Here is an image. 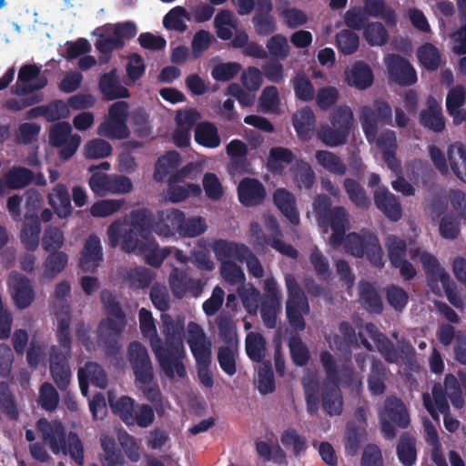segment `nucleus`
I'll use <instances>...</instances> for the list:
<instances>
[{
	"label": "nucleus",
	"mask_w": 466,
	"mask_h": 466,
	"mask_svg": "<svg viewBox=\"0 0 466 466\" xmlns=\"http://www.w3.org/2000/svg\"><path fill=\"white\" fill-rule=\"evenodd\" d=\"M380 414L385 415L400 428H407L410 424L408 410L404 403L396 397H388L385 400L384 409Z\"/></svg>",
	"instance_id": "7c9ffc66"
},
{
	"label": "nucleus",
	"mask_w": 466,
	"mask_h": 466,
	"mask_svg": "<svg viewBox=\"0 0 466 466\" xmlns=\"http://www.w3.org/2000/svg\"><path fill=\"white\" fill-rule=\"evenodd\" d=\"M363 331H365L370 339L375 342L379 352L389 363H397L400 360V354L394 344L382 334L379 329L370 322L366 323L363 326V330H359V339L361 345L369 351H373L374 348L371 343L364 337Z\"/></svg>",
	"instance_id": "f3484780"
},
{
	"label": "nucleus",
	"mask_w": 466,
	"mask_h": 466,
	"mask_svg": "<svg viewBox=\"0 0 466 466\" xmlns=\"http://www.w3.org/2000/svg\"><path fill=\"white\" fill-rule=\"evenodd\" d=\"M241 204H262L267 197L265 186L257 178L244 177L238 186Z\"/></svg>",
	"instance_id": "b1692460"
},
{
	"label": "nucleus",
	"mask_w": 466,
	"mask_h": 466,
	"mask_svg": "<svg viewBox=\"0 0 466 466\" xmlns=\"http://www.w3.org/2000/svg\"><path fill=\"white\" fill-rule=\"evenodd\" d=\"M68 261V257L65 252L56 251L49 254L43 263L41 279L49 281L61 273Z\"/></svg>",
	"instance_id": "f704fd0d"
},
{
	"label": "nucleus",
	"mask_w": 466,
	"mask_h": 466,
	"mask_svg": "<svg viewBox=\"0 0 466 466\" xmlns=\"http://www.w3.org/2000/svg\"><path fill=\"white\" fill-rule=\"evenodd\" d=\"M58 347L51 349L50 371L56 384L65 390L70 383L71 370L67 360L71 356V339L69 332L68 310L58 317V331L56 332Z\"/></svg>",
	"instance_id": "423d86ee"
},
{
	"label": "nucleus",
	"mask_w": 466,
	"mask_h": 466,
	"mask_svg": "<svg viewBox=\"0 0 466 466\" xmlns=\"http://www.w3.org/2000/svg\"><path fill=\"white\" fill-rule=\"evenodd\" d=\"M127 357L136 376L137 386L143 391L147 400H156L158 387L153 381V368L147 348L140 342H131Z\"/></svg>",
	"instance_id": "6e6552de"
},
{
	"label": "nucleus",
	"mask_w": 466,
	"mask_h": 466,
	"mask_svg": "<svg viewBox=\"0 0 466 466\" xmlns=\"http://www.w3.org/2000/svg\"><path fill=\"white\" fill-rule=\"evenodd\" d=\"M37 429L53 453L69 455L79 466L84 464L83 444L76 433L69 432L66 435L61 422L46 419L37 421Z\"/></svg>",
	"instance_id": "39448f33"
},
{
	"label": "nucleus",
	"mask_w": 466,
	"mask_h": 466,
	"mask_svg": "<svg viewBox=\"0 0 466 466\" xmlns=\"http://www.w3.org/2000/svg\"><path fill=\"white\" fill-rule=\"evenodd\" d=\"M385 246L392 265L399 264L400 260L405 258L407 246L403 239L397 236L390 235L386 238Z\"/></svg>",
	"instance_id": "338daca9"
},
{
	"label": "nucleus",
	"mask_w": 466,
	"mask_h": 466,
	"mask_svg": "<svg viewBox=\"0 0 466 466\" xmlns=\"http://www.w3.org/2000/svg\"><path fill=\"white\" fill-rule=\"evenodd\" d=\"M241 70V65L238 62H226L216 65L211 70V76L218 82L232 80Z\"/></svg>",
	"instance_id": "e2e57ef3"
},
{
	"label": "nucleus",
	"mask_w": 466,
	"mask_h": 466,
	"mask_svg": "<svg viewBox=\"0 0 466 466\" xmlns=\"http://www.w3.org/2000/svg\"><path fill=\"white\" fill-rule=\"evenodd\" d=\"M315 158L319 165L333 175L344 176L347 172V165L333 152L317 150Z\"/></svg>",
	"instance_id": "c9c22d12"
},
{
	"label": "nucleus",
	"mask_w": 466,
	"mask_h": 466,
	"mask_svg": "<svg viewBox=\"0 0 466 466\" xmlns=\"http://www.w3.org/2000/svg\"><path fill=\"white\" fill-rule=\"evenodd\" d=\"M181 162L180 154L175 150L168 151L160 157L155 166L154 179L163 181L169 174L170 170L179 167Z\"/></svg>",
	"instance_id": "4c0bfd02"
},
{
	"label": "nucleus",
	"mask_w": 466,
	"mask_h": 466,
	"mask_svg": "<svg viewBox=\"0 0 466 466\" xmlns=\"http://www.w3.org/2000/svg\"><path fill=\"white\" fill-rule=\"evenodd\" d=\"M162 333L165 341L162 340V357L157 359L159 366L168 378H184L186 369L183 360L186 358L184 345L185 318L171 317L167 313L161 315Z\"/></svg>",
	"instance_id": "20e7f679"
},
{
	"label": "nucleus",
	"mask_w": 466,
	"mask_h": 466,
	"mask_svg": "<svg viewBox=\"0 0 466 466\" xmlns=\"http://www.w3.org/2000/svg\"><path fill=\"white\" fill-rule=\"evenodd\" d=\"M460 381L452 374H448L444 380V390L442 392L447 399H450L452 405L460 409L463 406L464 400L461 393V384L466 390V374L459 373Z\"/></svg>",
	"instance_id": "2f4dec72"
},
{
	"label": "nucleus",
	"mask_w": 466,
	"mask_h": 466,
	"mask_svg": "<svg viewBox=\"0 0 466 466\" xmlns=\"http://www.w3.org/2000/svg\"><path fill=\"white\" fill-rule=\"evenodd\" d=\"M186 339L196 362L212 360V340L199 324L188 322Z\"/></svg>",
	"instance_id": "a211bd4d"
},
{
	"label": "nucleus",
	"mask_w": 466,
	"mask_h": 466,
	"mask_svg": "<svg viewBox=\"0 0 466 466\" xmlns=\"http://www.w3.org/2000/svg\"><path fill=\"white\" fill-rule=\"evenodd\" d=\"M72 127L68 122H58L51 126L48 134L49 144L58 147L59 157L63 160L71 158L81 144L79 135H71Z\"/></svg>",
	"instance_id": "4468645a"
},
{
	"label": "nucleus",
	"mask_w": 466,
	"mask_h": 466,
	"mask_svg": "<svg viewBox=\"0 0 466 466\" xmlns=\"http://www.w3.org/2000/svg\"><path fill=\"white\" fill-rule=\"evenodd\" d=\"M80 391L86 397L88 393V383L91 382L98 388L104 389L106 386L107 379L104 370L96 362H88L77 371Z\"/></svg>",
	"instance_id": "393cba45"
},
{
	"label": "nucleus",
	"mask_w": 466,
	"mask_h": 466,
	"mask_svg": "<svg viewBox=\"0 0 466 466\" xmlns=\"http://www.w3.org/2000/svg\"><path fill=\"white\" fill-rule=\"evenodd\" d=\"M129 104L116 101L108 107L107 115L97 127V134L111 140H122L129 137L127 127Z\"/></svg>",
	"instance_id": "9b49d317"
},
{
	"label": "nucleus",
	"mask_w": 466,
	"mask_h": 466,
	"mask_svg": "<svg viewBox=\"0 0 466 466\" xmlns=\"http://www.w3.org/2000/svg\"><path fill=\"white\" fill-rule=\"evenodd\" d=\"M257 451L265 461H271L277 464H283L286 461L285 452L278 443L258 441L257 443Z\"/></svg>",
	"instance_id": "bf43d9fd"
},
{
	"label": "nucleus",
	"mask_w": 466,
	"mask_h": 466,
	"mask_svg": "<svg viewBox=\"0 0 466 466\" xmlns=\"http://www.w3.org/2000/svg\"><path fill=\"white\" fill-rule=\"evenodd\" d=\"M360 119L364 135L367 140L372 143L378 134V117L376 112L370 106H363Z\"/></svg>",
	"instance_id": "13d9d810"
},
{
	"label": "nucleus",
	"mask_w": 466,
	"mask_h": 466,
	"mask_svg": "<svg viewBox=\"0 0 466 466\" xmlns=\"http://www.w3.org/2000/svg\"><path fill=\"white\" fill-rule=\"evenodd\" d=\"M289 297L286 302V313L289 325L297 329L303 330L306 323L304 316L309 313L308 299L292 275L285 278Z\"/></svg>",
	"instance_id": "f8f14e48"
},
{
	"label": "nucleus",
	"mask_w": 466,
	"mask_h": 466,
	"mask_svg": "<svg viewBox=\"0 0 466 466\" xmlns=\"http://www.w3.org/2000/svg\"><path fill=\"white\" fill-rule=\"evenodd\" d=\"M194 137L198 145L208 148H217L221 143L217 127L208 121L197 125Z\"/></svg>",
	"instance_id": "473e14b6"
},
{
	"label": "nucleus",
	"mask_w": 466,
	"mask_h": 466,
	"mask_svg": "<svg viewBox=\"0 0 466 466\" xmlns=\"http://www.w3.org/2000/svg\"><path fill=\"white\" fill-rule=\"evenodd\" d=\"M293 152L282 147H275L269 150L268 157V168L273 172L280 174L284 169V165H289L294 161Z\"/></svg>",
	"instance_id": "58836bf2"
},
{
	"label": "nucleus",
	"mask_w": 466,
	"mask_h": 466,
	"mask_svg": "<svg viewBox=\"0 0 466 466\" xmlns=\"http://www.w3.org/2000/svg\"><path fill=\"white\" fill-rule=\"evenodd\" d=\"M213 251L218 260L224 264L226 261L243 262L245 255L248 254V247L242 244L219 239L214 242Z\"/></svg>",
	"instance_id": "c756f323"
},
{
	"label": "nucleus",
	"mask_w": 466,
	"mask_h": 466,
	"mask_svg": "<svg viewBox=\"0 0 466 466\" xmlns=\"http://www.w3.org/2000/svg\"><path fill=\"white\" fill-rule=\"evenodd\" d=\"M397 454L404 466H412L417 459L415 439L409 434H403L397 446Z\"/></svg>",
	"instance_id": "c03bdc74"
},
{
	"label": "nucleus",
	"mask_w": 466,
	"mask_h": 466,
	"mask_svg": "<svg viewBox=\"0 0 466 466\" xmlns=\"http://www.w3.org/2000/svg\"><path fill=\"white\" fill-rule=\"evenodd\" d=\"M389 78L394 83L410 86L414 85L417 80V72L410 61L397 54H390L385 58Z\"/></svg>",
	"instance_id": "6ab92c4d"
},
{
	"label": "nucleus",
	"mask_w": 466,
	"mask_h": 466,
	"mask_svg": "<svg viewBox=\"0 0 466 466\" xmlns=\"http://www.w3.org/2000/svg\"><path fill=\"white\" fill-rule=\"evenodd\" d=\"M95 46L101 54L99 56L100 63L106 64L111 58L112 52L122 49L125 46V42L115 37L114 35L107 37L100 35L95 42Z\"/></svg>",
	"instance_id": "37998d69"
},
{
	"label": "nucleus",
	"mask_w": 466,
	"mask_h": 466,
	"mask_svg": "<svg viewBox=\"0 0 466 466\" xmlns=\"http://www.w3.org/2000/svg\"><path fill=\"white\" fill-rule=\"evenodd\" d=\"M345 78L349 86L364 90L373 84L374 75L369 65L358 61L345 72Z\"/></svg>",
	"instance_id": "c85d7f7f"
},
{
	"label": "nucleus",
	"mask_w": 466,
	"mask_h": 466,
	"mask_svg": "<svg viewBox=\"0 0 466 466\" xmlns=\"http://www.w3.org/2000/svg\"><path fill=\"white\" fill-rule=\"evenodd\" d=\"M267 49L272 57L285 60L290 51L288 39L282 34H276L267 41Z\"/></svg>",
	"instance_id": "052dcab7"
},
{
	"label": "nucleus",
	"mask_w": 466,
	"mask_h": 466,
	"mask_svg": "<svg viewBox=\"0 0 466 466\" xmlns=\"http://www.w3.org/2000/svg\"><path fill=\"white\" fill-rule=\"evenodd\" d=\"M380 177L377 173H372L368 181L370 187H376L373 191L374 204H400L398 198L390 193L386 187L380 186Z\"/></svg>",
	"instance_id": "864d4df0"
},
{
	"label": "nucleus",
	"mask_w": 466,
	"mask_h": 466,
	"mask_svg": "<svg viewBox=\"0 0 466 466\" xmlns=\"http://www.w3.org/2000/svg\"><path fill=\"white\" fill-rule=\"evenodd\" d=\"M354 122L353 112L348 106H338L331 114L330 123L349 138Z\"/></svg>",
	"instance_id": "a19ab883"
},
{
	"label": "nucleus",
	"mask_w": 466,
	"mask_h": 466,
	"mask_svg": "<svg viewBox=\"0 0 466 466\" xmlns=\"http://www.w3.org/2000/svg\"><path fill=\"white\" fill-rule=\"evenodd\" d=\"M203 189L207 198L212 201H218L223 194L224 189L218 176L212 172H207L202 179Z\"/></svg>",
	"instance_id": "774afa93"
},
{
	"label": "nucleus",
	"mask_w": 466,
	"mask_h": 466,
	"mask_svg": "<svg viewBox=\"0 0 466 466\" xmlns=\"http://www.w3.org/2000/svg\"><path fill=\"white\" fill-rule=\"evenodd\" d=\"M302 384L307 402V410L309 413H316L319 407V381L316 375L307 371L302 378Z\"/></svg>",
	"instance_id": "e433bc0d"
},
{
	"label": "nucleus",
	"mask_w": 466,
	"mask_h": 466,
	"mask_svg": "<svg viewBox=\"0 0 466 466\" xmlns=\"http://www.w3.org/2000/svg\"><path fill=\"white\" fill-rule=\"evenodd\" d=\"M70 292L71 286L66 280L59 282L55 288V300L53 302L52 308L56 323V332L58 331V317L59 315H62L66 309L68 310L69 322L71 321L70 307L67 304L64 303V300L66 299V298L69 296Z\"/></svg>",
	"instance_id": "79ce46f5"
},
{
	"label": "nucleus",
	"mask_w": 466,
	"mask_h": 466,
	"mask_svg": "<svg viewBox=\"0 0 466 466\" xmlns=\"http://www.w3.org/2000/svg\"><path fill=\"white\" fill-rule=\"evenodd\" d=\"M150 226L145 213L115 221L107 230L109 243L114 248L121 243L123 250L142 254L147 264L159 267L170 249L157 247L151 237Z\"/></svg>",
	"instance_id": "f03ea898"
},
{
	"label": "nucleus",
	"mask_w": 466,
	"mask_h": 466,
	"mask_svg": "<svg viewBox=\"0 0 466 466\" xmlns=\"http://www.w3.org/2000/svg\"><path fill=\"white\" fill-rule=\"evenodd\" d=\"M171 217V224H166L164 227L158 226L157 234L164 237H169L175 233L185 237H197L207 230V225L203 218L197 217L185 220L182 212H175Z\"/></svg>",
	"instance_id": "dca6fc26"
},
{
	"label": "nucleus",
	"mask_w": 466,
	"mask_h": 466,
	"mask_svg": "<svg viewBox=\"0 0 466 466\" xmlns=\"http://www.w3.org/2000/svg\"><path fill=\"white\" fill-rule=\"evenodd\" d=\"M108 402L115 414L120 417L127 426L137 425L149 427L155 420L154 409L147 404H138L130 397L116 398L113 391H108Z\"/></svg>",
	"instance_id": "1a4fd4ad"
},
{
	"label": "nucleus",
	"mask_w": 466,
	"mask_h": 466,
	"mask_svg": "<svg viewBox=\"0 0 466 466\" xmlns=\"http://www.w3.org/2000/svg\"><path fill=\"white\" fill-rule=\"evenodd\" d=\"M315 213L323 234L330 228L332 233L329 243L334 247L344 245L347 252L356 258L366 255L369 261L377 268L384 266V254L378 238L369 230L360 233H350L344 238L349 227V218L340 206H315Z\"/></svg>",
	"instance_id": "f257e3e1"
},
{
	"label": "nucleus",
	"mask_w": 466,
	"mask_h": 466,
	"mask_svg": "<svg viewBox=\"0 0 466 466\" xmlns=\"http://www.w3.org/2000/svg\"><path fill=\"white\" fill-rule=\"evenodd\" d=\"M336 127L328 124L321 125L317 131V137L326 146L335 147L347 143L348 137Z\"/></svg>",
	"instance_id": "5fc2aeb1"
},
{
	"label": "nucleus",
	"mask_w": 466,
	"mask_h": 466,
	"mask_svg": "<svg viewBox=\"0 0 466 466\" xmlns=\"http://www.w3.org/2000/svg\"><path fill=\"white\" fill-rule=\"evenodd\" d=\"M237 353L238 349L232 343L227 346H221L218 350V360L219 366L221 370L228 376H233L237 372Z\"/></svg>",
	"instance_id": "3c124183"
},
{
	"label": "nucleus",
	"mask_w": 466,
	"mask_h": 466,
	"mask_svg": "<svg viewBox=\"0 0 466 466\" xmlns=\"http://www.w3.org/2000/svg\"><path fill=\"white\" fill-rule=\"evenodd\" d=\"M139 328L143 337L148 340L156 359H160L162 339L157 333L152 313L144 308L139 310Z\"/></svg>",
	"instance_id": "a878e982"
},
{
	"label": "nucleus",
	"mask_w": 466,
	"mask_h": 466,
	"mask_svg": "<svg viewBox=\"0 0 466 466\" xmlns=\"http://www.w3.org/2000/svg\"><path fill=\"white\" fill-rule=\"evenodd\" d=\"M426 106L427 107L420 113V124L435 133L442 132L445 128V119L442 114L441 103L433 96H429Z\"/></svg>",
	"instance_id": "412c9836"
},
{
	"label": "nucleus",
	"mask_w": 466,
	"mask_h": 466,
	"mask_svg": "<svg viewBox=\"0 0 466 466\" xmlns=\"http://www.w3.org/2000/svg\"><path fill=\"white\" fill-rule=\"evenodd\" d=\"M98 88L104 99L113 101L116 99L128 98L130 92L120 83L116 69L100 76Z\"/></svg>",
	"instance_id": "5701e85b"
},
{
	"label": "nucleus",
	"mask_w": 466,
	"mask_h": 466,
	"mask_svg": "<svg viewBox=\"0 0 466 466\" xmlns=\"http://www.w3.org/2000/svg\"><path fill=\"white\" fill-rule=\"evenodd\" d=\"M295 96L299 100L309 102L315 96V89L312 82L304 72L298 73L292 78Z\"/></svg>",
	"instance_id": "09e8293b"
},
{
	"label": "nucleus",
	"mask_w": 466,
	"mask_h": 466,
	"mask_svg": "<svg viewBox=\"0 0 466 466\" xmlns=\"http://www.w3.org/2000/svg\"><path fill=\"white\" fill-rule=\"evenodd\" d=\"M154 279L153 272L144 267L130 268L127 271L126 280L132 289H145Z\"/></svg>",
	"instance_id": "6e6d98bb"
},
{
	"label": "nucleus",
	"mask_w": 466,
	"mask_h": 466,
	"mask_svg": "<svg viewBox=\"0 0 466 466\" xmlns=\"http://www.w3.org/2000/svg\"><path fill=\"white\" fill-rule=\"evenodd\" d=\"M420 63L428 70H437L441 64V55L438 48L431 43L421 46L417 51Z\"/></svg>",
	"instance_id": "603ef678"
},
{
	"label": "nucleus",
	"mask_w": 466,
	"mask_h": 466,
	"mask_svg": "<svg viewBox=\"0 0 466 466\" xmlns=\"http://www.w3.org/2000/svg\"><path fill=\"white\" fill-rule=\"evenodd\" d=\"M25 224L21 231L20 238L23 245L28 250H35L39 244L41 231L36 206H25Z\"/></svg>",
	"instance_id": "4be33fe9"
},
{
	"label": "nucleus",
	"mask_w": 466,
	"mask_h": 466,
	"mask_svg": "<svg viewBox=\"0 0 466 466\" xmlns=\"http://www.w3.org/2000/svg\"><path fill=\"white\" fill-rule=\"evenodd\" d=\"M343 187L352 204H367L369 200L367 192L359 181L347 177L343 180Z\"/></svg>",
	"instance_id": "69168bd1"
},
{
	"label": "nucleus",
	"mask_w": 466,
	"mask_h": 466,
	"mask_svg": "<svg viewBox=\"0 0 466 466\" xmlns=\"http://www.w3.org/2000/svg\"><path fill=\"white\" fill-rule=\"evenodd\" d=\"M5 178L9 189H21L33 181L34 173L26 167H14L5 175Z\"/></svg>",
	"instance_id": "8fccbe9b"
},
{
	"label": "nucleus",
	"mask_w": 466,
	"mask_h": 466,
	"mask_svg": "<svg viewBox=\"0 0 466 466\" xmlns=\"http://www.w3.org/2000/svg\"><path fill=\"white\" fill-rule=\"evenodd\" d=\"M410 256L412 259L420 258L427 275L428 285L432 292L440 295L443 291L451 304L462 309L464 306L463 299L453 288L450 275L441 267L437 258L433 255L420 251L418 248L410 249Z\"/></svg>",
	"instance_id": "0eeeda50"
},
{
	"label": "nucleus",
	"mask_w": 466,
	"mask_h": 466,
	"mask_svg": "<svg viewBox=\"0 0 466 466\" xmlns=\"http://www.w3.org/2000/svg\"><path fill=\"white\" fill-rule=\"evenodd\" d=\"M101 301L108 317L99 325V341L104 345L108 344L113 353L118 349L117 339L126 325L125 314L110 291H102Z\"/></svg>",
	"instance_id": "9d476101"
},
{
	"label": "nucleus",
	"mask_w": 466,
	"mask_h": 466,
	"mask_svg": "<svg viewBox=\"0 0 466 466\" xmlns=\"http://www.w3.org/2000/svg\"><path fill=\"white\" fill-rule=\"evenodd\" d=\"M359 35L350 29H343L336 35V46L339 51L344 55L355 53L359 48Z\"/></svg>",
	"instance_id": "4d7b16f0"
},
{
	"label": "nucleus",
	"mask_w": 466,
	"mask_h": 466,
	"mask_svg": "<svg viewBox=\"0 0 466 466\" xmlns=\"http://www.w3.org/2000/svg\"><path fill=\"white\" fill-rule=\"evenodd\" d=\"M292 124L299 140L309 141L316 127V116L309 106H304L294 114Z\"/></svg>",
	"instance_id": "cd10ccee"
},
{
	"label": "nucleus",
	"mask_w": 466,
	"mask_h": 466,
	"mask_svg": "<svg viewBox=\"0 0 466 466\" xmlns=\"http://www.w3.org/2000/svg\"><path fill=\"white\" fill-rule=\"evenodd\" d=\"M386 368L380 360H373L368 379V387L374 395H380L385 390Z\"/></svg>",
	"instance_id": "a18cd8bd"
},
{
	"label": "nucleus",
	"mask_w": 466,
	"mask_h": 466,
	"mask_svg": "<svg viewBox=\"0 0 466 466\" xmlns=\"http://www.w3.org/2000/svg\"><path fill=\"white\" fill-rule=\"evenodd\" d=\"M448 159L454 175L466 182V147L462 143H455L448 148Z\"/></svg>",
	"instance_id": "72a5a7b5"
},
{
	"label": "nucleus",
	"mask_w": 466,
	"mask_h": 466,
	"mask_svg": "<svg viewBox=\"0 0 466 466\" xmlns=\"http://www.w3.org/2000/svg\"><path fill=\"white\" fill-rule=\"evenodd\" d=\"M190 277L178 268H174L169 276L168 283L171 291L177 299H182L187 294V286Z\"/></svg>",
	"instance_id": "0e129e2a"
},
{
	"label": "nucleus",
	"mask_w": 466,
	"mask_h": 466,
	"mask_svg": "<svg viewBox=\"0 0 466 466\" xmlns=\"http://www.w3.org/2000/svg\"><path fill=\"white\" fill-rule=\"evenodd\" d=\"M423 403L435 420H439L440 414H443L444 426L448 431L454 432L459 429L460 421L449 413L448 400L441 384L433 386L431 394H423Z\"/></svg>",
	"instance_id": "2eb2a0df"
},
{
	"label": "nucleus",
	"mask_w": 466,
	"mask_h": 466,
	"mask_svg": "<svg viewBox=\"0 0 466 466\" xmlns=\"http://www.w3.org/2000/svg\"><path fill=\"white\" fill-rule=\"evenodd\" d=\"M320 361L326 371L322 387V404L329 415H339L342 411L343 400L339 382L348 385L353 390L362 387V375L355 372L350 364H339L327 350L320 353Z\"/></svg>",
	"instance_id": "7ed1b4c3"
},
{
	"label": "nucleus",
	"mask_w": 466,
	"mask_h": 466,
	"mask_svg": "<svg viewBox=\"0 0 466 466\" xmlns=\"http://www.w3.org/2000/svg\"><path fill=\"white\" fill-rule=\"evenodd\" d=\"M8 288L15 306L26 309L35 299V290L31 281L18 272H12L8 278Z\"/></svg>",
	"instance_id": "aec40b11"
},
{
	"label": "nucleus",
	"mask_w": 466,
	"mask_h": 466,
	"mask_svg": "<svg viewBox=\"0 0 466 466\" xmlns=\"http://www.w3.org/2000/svg\"><path fill=\"white\" fill-rule=\"evenodd\" d=\"M364 37L370 46H384L389 40V34L383 24L374 22L364 28Z\"/></svg>",
	"instance_id": "680f3d73"
},
{
	"label": "nucleus",
	"mask_w": 466,
	"mask_h": 466,
	"mask_svg": "<svg viewBox=\"0 0 466 466\" xmlns=\"http://www.w3.org/2000/svg\"><path fill=\"white\" fill-rule=\"evenodd\" d=\"M246 352L250 360L260 362L266 355V341L258 332H249L246 337Z\"/></svg>",
	"instance_id": "de8ad7c7"
},
{
	"label": "nucleus",
	"mask_w": 466,
	"mask_h": 466,
	"mask_svg": "<svg viewBox=\"0 0 466 466\" xmlns=\"http://www.w3.org/2000/svg\"><path fill=\"white\" fill-rule=\"evenodd\" d=\"M184 20L191 21L188 11L183 6H176L169 10L163 18V25L167 30L184 33L187 25Z\"/></svg>",
	"instance_id": "ea45409f"
},
{
	"label": "nucleus",
	"mask_w": 466,
	"mask_h": 466,
	"mask_svg": "<svg viewBox=\"0 0 466 466\" xmlns=\"http://www.w3.org/2000/svg\"><path fill=\"white\" fill-rule=\"evenodd\" d=\"M359 289L360 299L364 308L370 312H380L382 309V303L372 285L368 282H360Z\"/></svg>",
	"instance_id": "49530a36"
},
{
	"label": "nucleus",
	"mask_w": 466,
	"mask_h": 466,
	"mask_svg": "<svg viewBox=\"0 0 466 466\" xmlns=\"http://www.w3.org/2000/svg\"><path fill=\"white\" fill-rule=\"evenodd\" d=\"M103 261L102 246L96 235H90L85 242L80 266L85 271L96 270Z\"/></svg>",
	"instance_id": "bb28decb"
},
{
	"label": "nucleus",
	"mask_w": 466,
	"mask_h": 466,
	"mask_svg": "<svg viewBox=\"0 0 466 466\" xmlns=\"http://www.w3.org/2000/svg\"><path fill=\"white\" fill-rule=\"evenodd\" d=\"M266 228L271 232L272 236L267 238L261 230L258 223L250 225V232L254 238V244L258 248H263L266 245L270 246L280 254L289 258H296L298 251L289 244L285 243L280 238V231L276 219L272 216H268L265 218Z\"/></svg>",
	"instance_id": "ddd939ff"
}]
</instances>
